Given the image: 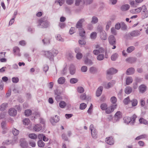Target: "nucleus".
<instances>
[{
	"label": "nucleus",
	"instance_id": "obj_1",
	"mask_svg": "<svg viewBox=\"0 0 148 148\" xmlns=\"http://www.w3.org/2000/svg\"><path fill=\"white\" fill-rule=\"evenodd\" d=\"M85 20L84 18H81L79 19L77 22L76 25V27L78 29V32L79 35L83 37V39L86 38L85 36V31L82 27V23L84 22Z\"/></svg>",
	"mask_w": 148,
	"mask_h": 148
},
{
	"label": "nucleus",
	"instance_id": "obj_2",
	"mask_svg": "<svg viewBox=\"0 0 148 148\" xmlns=\"http://www.w3.org/2000/svg\"><path fill=\"white\" fill-rule=\"evenodd\" d=\"M38 26H40L42 28H47L49 25L47 21H44L43 19H41L38 21Z\"/></svg>",
	"mask_w": 148,
	"mask_h": 148
},
{
	"label": "nucleus",
	"instance_id": "obj_3",
	"mask_svg": "<svg viewBox=\"0 0 148 148\" xmlns=\"http://www.w3.org/2000/svg\"><path fill=\"white\" fill-rule=\"evenodd\" d=\"M45 126L43 125L42 126L39 124H36L34 127L33 129L36 132H39L41 130L43 131L45 128Z\"/></svg>",
	"mask_w": 148,
	"mask_h": 148
},
{
	"label": "nucleus",
	"instance_id": "obj_4",
	"mask_svg": "<svg viewBox=\"0 0 148 148\" xmlns=\"http://www.w3.org/2000/svg\"><path fill=\"white\" fill-rule=\"evenodd\" d=\"M117 105L115 104V105H111L110 106L107 107L106 110V112L108 114L110 113L111 112H113L114 109L116 108Z\"/></svg>",
	"mask_w": 148,
	"mask_h": 148
},
{
	"label": "nucleus",
	"instance_id": "obj_5",
	"mask_svg": "<svg viewBox=\"0 0 148 148\" xmlns=\"http://www.w3.org/2000/svg\"><path fill=\"white\" fill-rule=\"evenodd\" d=\"M108 40L110 45H116V39L113 35H111L108 37Z\"/></svg>",
	"mask_w": 148,
	"mask_h": 148
},
{
	"label": "nucleus",
	"instance_id": "obj_6",
	"mask_svg": "<svg viewBox=\"0 0 148 148\" xmlns=\"http://www.w3.org/2000/svg\"><path fill=\"white\" fill-rule=\"evenodd\" d=\"M142 10L143 12L142 14L144 16V17L146 18L148 16V11L147 10L146 6L145 5H143L141 7Z\"/></svg>",
	"mask_w": 148,
	"mask_h": 148
},
{
	"label": "nucleus",
	"instance_id": "obj_7",
	"mask_svg": "<svg viewBox=\"0 0 148 148\" xmlns=\"http://www.w3.org/2000/svg\"><path fill=\"white\" fill-rule=\"evenodd\" d=\"M20 145L23 148H27L28 146V144L24 138H21L20 140Z\"/></svg>",
	"mask_w": 148,
	"mask_h": 148
},
{
	"label": "nucleus",
	"instance_id": "obj_8",
	"mask_svg": "<svg viewBox=\"0 0 148 148\" xmlns=\"http://www.w3.org/2000/svg\"><path fill=\"white\" fill-rule=\"evenodd\" d=\"M59 120V117L57 115L51 117L50 119V121L52 124L54 125L55 123L58 122Z\"/></svg>",
	"mask_w": 148,
	"mask_h": 148
},
{
	"label": "nucleus",
	"instance_id": "obj_9",
	"mask_svg": "<svg viewBox=\"0 0 148 148\" xmlns=\"http://www.w3.org/2000/svg\"><path fill=\"white\" fill-rule=\"evenodd\" d=\"M106 142L107 144L110 145H112L114 143V140L112 136L106 138Z\"/></svg>",
	"mask_w": 148,
	"mask_h": 148
},
{
	"label": "nucleus",
	"instance_id": "obj_10",
	"mask_svg": "<svg viewBox=\"0 0 148 148\" xmlns=\"http://www.w3.org/2000/svg\"><path fill=\"white\" fill-rule=\"evenodd\" d=\"M122 118L121 112L120 111H117L115 114L114 116V119L117 121Z\"/></svg>",
	"mask_w": 148,
	"mask_h": 148
},
{
	"label": "nucleus",
	"instance_id": "obj_11",
	"mask_svg": "<svg viewBox=\"0 0 148 148\" xmlns=\"http://www.w3.org/2000/svg\"><path fill=\"white\" fill-rule=\"evenodd\" d=\"M117 70L113 68H112L107 71V74L108 75H112L116 73Z\"/></svg>",
	"mask_w": 148,
	"mask_h": 148
},
{
	"label": "nucleus",
	"instance_id": "obj_12",
	"mask_svg": "<svg viewBox=\"0 0 148 148\" xmlns=\"http://www.w3.org/2000/svg\"><path fill=\"white\" fill-rule=\"evenodd\" d=\"M140 32L138 30H135L132 31L130 34V35L132 37L137 36L140 34Z\"/></svg>",
	"mask_w": 148,
	"mask_h": 148
},
{
	"label": "nucleus",
	"instance_id": "obj_13",
	"mask_svg": "<svg viewBox=\"0 0 148 148\" xmlns=\"http://www.w3.org/2000/svg\"><path fill=\"white\" fill-rule=\"evenodd\" d=\"M17 111L14 108H11L9 110V114L10 116H14L17 114Z\"/></svg>",
	"mask_w": 148,
	"mask_h": 148
},
{
	"label": "nucleus",
	"instance_id": "obj_14",
	"mask_svg": "<svg viewBox=\"0 0 148 148\" xmlns=\"http://www.w3.org/2000/svg\"><path fill=\"white\" fill-rule=\"evenodd\" d=\"M103 90V87L102 86H99L97 89L96 92V95L97 97H99L101 95Z\"/></svg>",
	"mask_w": 148,
	"mask_h": 148
},
{
	"label": "nucleus",
	"instance_id": "obj_15",
	"mask_svg": "<svg viewBox=\"0 0 148 148\" xmlns=\"http://www.w3.org/2000/svg\"><path fill=\"white\" fill-rule=\"evenodd\" d=\"M45 56L51 60L53 58V56L50 51H47L45 52Z\"/></svg>",
	"mask_w": 148,
	"mask_h": 148
},
{
	"label": "nucleus",
	"instance_id": "obj_16",
	"mask_svg": "<svg viewBox=\"0 0 148 148\" xmlns=\"http://www.w3.org/2000/svg\"><path fill=\"white\" fill-rule=\"evenodd\" d=\"M69 70L70 74L72 75H74L75 72V69L74 65L72 64H71L69 68Z\"/></svg>",
	"mask_w": 148,
	"mask_h": 148
},
{
	"label": "nucleus",
	"instance_id": "obj_17",
	"mask_svg": "<svg viewBox=\"0 0 148 148\" xmlns=\"http://www.w3.org/2000/svg\"><path fill=\"white\" fill-rule=\"evenodd\" d=\"M139 89L140 92L143 93L146 91V86L144 84L141 85L139 86Z\"/></svg>",
	"mask_w": 148,
	"mask_h": 148
},
{
	"label": "nucleus",
	"instance_id": "obj_18",
	"mask_svg": "<svg viewBox=\"0 0 148 148\" xmlns=\"http://www.w3.org/2000/svg\"><path fill=\"white\" fill-rule=\"evenodd\" d=\"M135 72V69L133 67L130 68L128 69L126 71V74L127 75H131L133 74Z\"/></svg>",
	"mask_w": 148,
	"mask_h": 148
},
{
	"label": "nucleus",
	"instance_id": "obj_19",
	"mask_svg": "<svg viewBox=\"0 0 148 148\" xmlns=\"http://www.w3.org/2000/svg\"><path fill=\"white\" fill-rule=\"evenodd\" d=\"M13 51L15 54V55L18 56H21V54L20 53V49L18 47H14L13 48Z\"/></svg>",
	"mask_w": 148,
	"mask_h": 148
},
{
	"label": "nucleus",
	"instance_id": "obj_20",
	"mask_svg": "<svg viewBox=\"0 0 148 148\" xmlns=\"http://www.w3.org/2000/svg\"><path fill=\"white\" fill-rule=\"evenodd\" d=\"M100 37L102 40H106L107 39V34L105 31H103L100 33Z\"/></svg>",
	"mask_w": 148,
	"mask_h": 148
},
{
	"label": "nucleus",
	"instance_id": "obj_21",
	"mask_svg": "<svg viewBox=\"0 0 148 148\" xmlns=\"http://www.w3.org/2000/svg\"><path fill=\"white\" fill-rule=\"evenodd\" d=\"M136 60V58H135L130 57L127 58L126 61L130 63H132L135 62Z\"/></svg>",
	"mask_w": 148,
	"mask_h": 148
},
{
	"label": "nucleus",
	"instance_id": "obj_22",
	"mask_svg": "<svg viewBox=\"0 0 148 148\" xmlns=\"http://www.w3.org/2000/svg\"><path fill=\"white\" fill-rule=\"evenodd\" d=\"M98 22V18L95 16H93L92 17V20L91 21V23L92 24H96Z\"/></svg>",
	"mask_w": 148,
	"mask_h": 148
},
{
	"label": "nucleus",
	"instance_id": "obj_23",
	"mask_svg": "<svg viewBox=\"0 0 148 148\" xmlns=\"http://www.w3.org/2000/svg\"><path fill=\"white\" fill-rule=\"evenodd\" d=\"M84 62L86 65L89 66L93 64V62L92 60L88 58H85Z\"/></svg>",
	"mask_w": 148,
	"mask_h": 148
},
{
	"label": "nucleus",
	"instance_id": "obj_24",
	"mask_svg": "<svg viewBox=\"0 0 148 148\" xmlns=\"http://www.w3.org/2000/svg\"><path fill=\"white\" fill-rule=\"evenodd\" d=\"M44 45H47L50 44V39L49 38H45L42 40Z\"/></svg>",
	"mask_w": 148,
	"mask_h": 148
},
{
	"label": "nucleus",
	"instance_id": "obj_25",
	"mask_svg": "<svg viewBox=\"0 0 148 148\" xmlns=\"http://www.w3.org/2000/svg\"><path fill=\"white\" fill-rule=\"evenodd\" d=\"M115 81L114 80H112L109 82L107 84V86H106L105 88L107 89H108L112 87L115 84Z\"/></svg>",
	"mask_w": 148,
	"mask_h": 148
},
{
	"label": "nucleus",
	"instance_id": "obj_26",
	"mask_svg": "<svg viewBox=\"0 0 148 148\" xmlns=\"http://www.w3.org/2000/svg\"><path fill=\"white\" fill-rule=\"evenodd\" d=\"M6 123L5 121H3L1 123V126L3 130H5V131H3L2 132L3 134H5L6 132V131L7 130V128L6 127Z\"/></svg>",
	"mask_w": 148,
	"mask_h": 148
},
{
	"label": "nucleus",
	"instance_id": "obj_27",
	"mask_svg": "<svg viewBox=\"0 0 148 148\" xmlns=\"http://www.w3.org/2000/svg\"><path fill=\"white\" fill-rule=\"evenodd\" d=\"M130 8V5L128 4H125L123 5L121 7V9L123 11H125L128 10Z\"/></svg>",
	"mask_w": 148,
	"mask_h": 148
},
{
	"label": "nucleus",
	"instance_id": "obj_28",
	"mask_svg": "<svg viewBox=\"0 0 148 148\" xmlns=\"http://www.w3.org/2000/svg\"><path fill=\"white\" fill-rule=\"evenodd\" d=\"M137 116L135 114H134L132 117H130L131 121L130 122V124L131 125H133L135 122L136 118H137Z\"/></svg>",
	"mask_w": 148,
	"mask_h": 148
},
{
	"label": "nucleus",
	"instance_id": "obj_29",
	"mask_svg": "<svg viewBox=\"0 0 148 148\" xmlns=\"http://www.w3.org/2000/svg\"><path fill=\"white\" fill-rule=\"evenodd\" d=\"M132 88L130 86L126 87L125 90V92L127 94H130L132 91Z\"/></svg>",
	"mask_w": 148,
	"mask_h": 148
},
{
	"label": "nucleus",
	"instance_id": "obj_30",
	"mask_svg": "<svg viewBox=\"0 0 148 148\" xmlns=\"http://www.w3.org/2000/svg\"><path fill=\"white\" fill-rule=\"evenodd\" d=\"M65 79L64 77H61L59 78L58 80V82L59 84H63L65 82Z\"/></svg>",
	"mask_w": 148,
	"mask_h": 148
},
{
	"label": "nucleus",
	"instance_id": "obj_31",
	"mask_svg": "<svg viewBox=\"0 0 148 148\" xmlns=\"http://www.w3.org/2000/svg\"><path fill=\"white\" fill-rule=\"evenodd\" d=\"M132 81L133 79L131 77H127L126 79V85H129L132 83Z\"/></svg>",
	"mask_w": 148,
	"mask_h": 148
},
{
	"label": "nucleus",
	"instance_id": "obj_32",
	"mask_svg": "<svg viewBox=\"0 0 148 148\" xmlns=\"http://www.w3.org/2000/svg\"><path fill=\"white\" fill-rule=\"evenodd\" d=\"M7 105L8 103H7L2 104L0 106V110L2 111L5 110L7 107Z\"/></svg>",
	"mask_w": 148,
	"mask_h": 148
},
{
	"label": "nucleus",
	"instance_id": "obj_33",
	"mask_svg": "<svg viewBox=\"0 0 148 148\" xmlns=\"http://www.w3.org/2000/svg\"><path fill=\"white\" fill-rule=\"evenodd\" d=\"M130 117H125L123 118V120L125 123L126 124H128L129 123H130L131 121V120Z\"/></svg>",
	"mask_w": 148,
	"mask_h": 148
},
{
	"label": "nucleus",
	"instance_id": "obj_34",
	"mask_svg": "<svg viewBox=\"0 0 148 148\" xmlns=\"http://www.w3.org/2000/svg\"><path fill=\"white\" fill-rule=\"evenodd\" d=\"M97 36V33L95 32H93L90 35V38L92 40L95 39Z\"/></svg>",
	"mask_w": 148,
	"mask_h": 148
},
{
	"label": "nucleus",
	"instance_id": "obj_35",
	"mask_svg": "<svg viewBox=\"0 0 148 148\" xmlns=\"http://www.w3.org/2000/svg\"><path fill=\"white\" fill-rule=\"evenodd\" d=\"M50 51L51 52L53 57L56 56L58 53V51L55 49H52Z\"/></svg>",
	"mask_w": 148,
	"mask_h": 148
},
{
	"label": "nucleus",
	"instance_id": "obj_36",
	"mask_svg": "<svg viewBox=\"0 0 148 148\" xmlns=\"http://www.w3.org/2000/svg\"><path fill=\"white\" fill-rule=\"evenodd\" d=\"M66 105V102L63 101H61L59 103V106L60 108H64Z\"/></svg>",
	"mask_w": 148,
	"mask_h": 148
},
{
	"label": "nucleus",
	"instance_id": "obj_37",
	"mask_svg": "<svg viewBox=\"0 0 148 148\" xmlns=\"http://www.w3.org/2000/svg\"><path fill=\"white\" fill-rule=\"evenodd\" d=\"M131 102L132 103V106H136L138 103V101L136 99H134L131 101Z\"/></svg>",
	"mask_w": 148,
	"mask_h": 148
},
{
	"label": "nucleus",
	"instance_id": "obj_38",
	"mask_svg": "<svg viewBox=\"0 0 148 148\" xmlns=\"http://www.w3.org/2000/svg\"><path fill=\"white\" fill-rule=\"evenodd\" d=\"M12 142L11 140H9L8 139L6 140H5L3 143L2 144L3 145H10V144H12Z\"/></svg>",
	"mask_w": 148,
	"mask_h": 148
},
{
	"label": "nucleus",
	"instance_id": "obj_39",
	"mask_svg": "<svg viewBox=\"0 0 148 148\" xmlns=\"http://www.w3.org/2000/svg\"><path fill=\"white\" fill-rule=\"evenodd\" d=\"M139 121L141 123H143L145 124H148V122L146 120L144 119L143 118H141L139 119Z\"/></svg>",
	"mask_w": 148,
	"mask_h": 148
},
{
	"label": "nucleus",
	"instance_id": "obj_40",
	"mask_svg": "<svg viewBox=\"0 0 148 148\" xmlns=\"http://www.w3.org/2000/svg\"><path fill=\"white\" fill-rule=\"evenodd\" d=\"M37 143L38 147H42L45 145V143L42 140H40L38 141Z\"/></svg>",
	"mask_w": 148,
	"mask_h": 148
},
{
	"label": "nucleus",
	"instance_id": "obj_41",
	"mask_svg": "<svg viewBox=\"0 0 148 148\" xmlns=\"http://www.w3.org/2000/svg\"><path fill=\"white\" fill-rule=\"evenodd\" d=\"M12 132L14 136H16L19 134V131L14 128L12 129Z\"/></svg>",
	"mask_w": 148,
	"mask_h": 148
},
{
	"label": "nucleus",
	"instance_id": "obj_42",
	"mask_svg": "<svg viewBox=\"0 0 148 148\" xmlns=\"http://www.w3.org/2000/svg\"><path fill=\"white\" fill-rule=\"evenodd\" d=\"M121 28L123 30H125L127 29V27L126 25L124 22H121Z\"/></svg>",
	"mask_w": 148,
	"mask_h": 148
},
{
	"label": "nucleus",
	"instance_id": "obj_43",
	"mask_svg": "<svg viewBox=\"0 0 148 148\" xmlns=\"http://www.w3.org/2000/svg\"><path fill=\"white\" fill-rule=\"evenodd\" d=\"M91 131L92 137L94 138H96L97 137V132L96 130H94Z\"/></svg>",
	"mask_w": 148,
	"mask_h": 148
},
{
	"label": "nucleus",
	"instance_id": "obj_44",
	"mask_svg": "<svg viewBox=\"0 0 148 148\" xmlns=\"http://www.w3.org/2000/svg\"><path fill=\"white\" fill-rule=\"evenodd\" d=\"M107 105L106 103H103L101 105V108L103 110H106L107 107Z\"/></svg>",
	"mask_w": 148,
	"mask_h": 148
},
{
	"label": "nucleus",
	"instance_id": "obj_45",
	"mask_svg": "<svg viewBox=\"0 0 148 148\" xmlns=\"http://www.w3.org/2000/svg\"><path fill=\"white\" fill-rule=\"evenodd\" d=\"M134 47L133 46H130L127 48V51L128 53H130L134 51Z\"/></svg>",
	"mask_w": 148,
	"mask_h": 148
},
{
	"label": "nucleus",
	"instance_id": "obj_46",
	"mask_svg": "<svg viewBox=\"0 0 148 148\" xmlns=\"http://www.w3.org/2000/svg\"><path fill=\"white\" fill-rule=\"evenodd\" d=\"M123 103L125 105H127L129 103L131 102V101L130 99V98L128 97L126 98L125 99L123 100Z\"/></svg>",
	"mask_w": 148,
	"mask_h": 148
},
{
	"label": "nucleus",
	"instance_id": "obj_47",
	"mask_svg": "<svg viewBox=\"0 0 148 148\" xmlns=\"http://www.w3.org/2000/svg\"><path fill=\"white\" fill-rule=\"evenodd\" d=\"M24 113L25 116H28L31 114L32 111L30 110H26L25 111Z\"/></svg>",
	"mask_w": 148,
	"mask_h": 148
},
{
	"label": "nucleus",
	"instance_id": "obj_48",
	"mask_svg": "<svg viewBox=\"0 0 148 148\" xmlns=\"http://www.w3.org/2000/svg\"><path fill=\"white\" fill-rule=\"evenodd\" d=\"M30 121L28 118H25L23 120V123L25 125H27L29 123Z\"/></svg>",
	"mask_w": 148,
	"mask_h": 148
},
{
	"label": "nucleus",
	"instance_id": "obj_49",
	"mask_svg": "<svg viewBox=\"0 0 148 148\" xmlns=\"http://www.w3.org/2000/svg\"><path fill=\"white\" fill-rule=\"evenodd\" d=\"M84 0H76L75 5L76 6H78L81 3L84 4Z\"/></svg>",
	"mask_w": 148,
	"mask_h": 148
},
{
	"label": "nucleus",
	"instance_id": "obj_50",
	"mask_svg": "<svg viewBox=\"0 0 148 148\" xmlns=\"http://www.w3.org/2000/svg\"><path fill=\"white\" fill-rule=\"evenodd\" d=\"M118 57V54L117 53H115L113 54L111 56V59L112 60H115Z\"/></svg>",
	"mask_w": 148,
	"mask_h": 148
},
{
	"label": "nucleus",
	"instance_id": "obj_51",
	"mask_svg": "<svg viewBox=\"0 0 148 148\" xmlns=\"http://www.w3.org/2000/svg\"><path fill=\"white\" fill-rule=\"evenodd\" d=\"M104 58V55L103 54H99L97 57L98 60L101 61Z\"/></svg>",
	"mask_w": 148,
	"mask_h": 148
},
{
	"label": "nucleus",
	"instance_id": "obj_52",
	"mask_svg": "<svg viewBox=\"0 0 148 148\" xmlns=\"http://www.w3.org/2000/svg\"><path fill=\"white\" fill-rule=\"evenodd\" d=\"M29 138L32 139H35L37 138V136L34 134H31L29 135Z\"/></svg>",
	"mask_w": 148,
	"mask_h": 148
},
{
	"label": "nucleus",
	"instance_id": "obj_53",
	"mask_svg": "<svg viewBox=\"0 0 148 148\" xmlns=\"http://www.w3.org/2000/svg\"><path fill=\"white\" fill-rule=\"evenodd\" d=\"M86 106L87 105L86 103H82L80 105L79 108L81 110H84L86 108Z\"/></svg>",
	"mask_w": 148,
	"mask_h": 148
},
{
	"label": "nucleus",
	"instance_id": "obj_54",
	"mask_svg": "<svg viewBox=\"0 0 148 148\" xmlns=\"http://www.w3.org/2000/svg\"><path fill=\"white\" fill-rule=\"evenodd\" d=\"M147 137L146 135L145 134H143L137 136L136 138L135 139L137 140L144 138Z\"/></svg>",
	"mask_w": 148,
	"mask_h": 148
},
{
	"label": "nucleus",
	"instance_id": "obj_55",
	"mask_svg": "<svg viewBox=\"0 0 148 148\" xmlns=\"http://www.w3.org/2000/svg\"><path fill=\"white\" fill-rule=\"evenodd\" d=\"M86 27L88 30H92L93 28L92 24L91 23H88Z\"/></svg>",
	"mask_w": 148,
	"mask_h": 148
},
{
	"label": "nucleus",
	"instance_id": "obj_56",
	"mask_svg": "<svg viewBox=\"0 0 148 148\" xmlns=\"http://www.w3.org/2000/svg\"><path fill=\"white\" fill-rule=\"evenodd\" d=\"M77 91L78 92L80 93H83L84 91V88L80 86L78 87Z\"/></svg>",
	"mask_w": 148,
	"mask_h": 148
},
{
	"label": "nucleus",
	"instance_id": "obj_57",
	"mask_svg": "<svg viewBox=\"0 0 148 148\" xmlns=\"http://www.w3.org/2000/svg\"><path fill=\"white\" fill-rule=\"evenodd\" d=\"M78 81L77 79L75 78H71L70 80V82L71 84H75L77 83Z\"/></svg>",
	"mask_w": 148,
	"mask_h": 148
},
{
	"label": "nucleus",
	"instance_id": "obj_58",
	"mask_svg": "<svg viewBox=\"0 0 148 148\" xmlns=\"http://www.w3.org/2000/svg\"><path fill=\"white\" fill-rule=\"evenodd\" d=\"M86 98L87 97L85 93L82 94L80 96V99L82 100H85Z\"/></svg>",
	"mask_w": 148,
	"mask_h": 148
},
{
	"label": "nucleus",
	"instance_id": "obj_59",
	"mask_svg": "<svg viewBox=\"0 0 148 148\" xmlns=\"http://www.w3.org/2000/svg\"><path fill=\"white\" fill-rule=\"evenodd\" d=\"M56 39L59 41L61 42L64 41V39L62 38L61 36L59 34H58L57 35L56 37Z\"/></svg>",
	"mask_w": 148,
	"mask_h": 148
},
{
	"label": "nucleus",
	"instance_id": "obj_60",
	"mask_svg": "<svg viewBox=\"0 0 148 148\" xmlns=\"http://www.w3.org/2000/svg\"><path fill=\"white\" fill-rule=\"evenodd\" d=\"M93 0H85L84 1V4L87 5L92 3L93 2Z\"/></svg>",
	"mask_w": 148,
	"mask_h": 148
},
{
	"label": "nucleus",
	"instance_id": "obj_61",
	"mask_svg": "<svg viewBox=\"0 0 148 148\" xmlns=\"http://www.w3.org/2000/svg\"><path fill=\"white\" fill-rule=\"evenodd\" d=\"M76 57L77 59L80 60L82 58V55L80 53H77L76 55Z\"/></svg>",
	"mask_w": 148,
	"mask_h": 148
},
{
	"label": "nucleus",
	"instance_id": "obj_62",
	"mask_svg": "<svg viewBox=\"0 0 148 148\" xmlns=\"http://www.w3.org/2000/svg\"><path fill=\"white\" fill-rule=\"evenodd\" d=\"M19 80V79L17 77H13L12 79V81L13 83H17L18 82Z\"/></svg>",
	"mask_w": 148,
	"mask_h": 148
},
{
	"label": "nucleus",
	"instance_id": "obj_63",
	"mask_svg": "<svg viewBox=\"0 0 148 148\" xmlns=\"http://www.w3.org/2000/svg\"><path fill=\"white\" fill-rule=\"evenodd\" d=\"M116 99L115 97H112L110 99L111 102L113 103H115L116 102Z\"/></svg>",
	"mask_w": 148,
	"mask_h": 148
},
{
	"label": "nucleus",
	"instance_id": "obj_64",
	"mask_svg": "<svg viewBox=\"0 0 148 148\" xmlns=\"http://www.w3.org/2000/svg\"><path fill=\"white\" fill-rule=\"evenodd\" d=\"M43 70L45 73L49 69L48 66L47 65H45L43 67Z\"/></svg>",
	"mask_w": 148,
	"mask_h": 148
}]
</instances>
